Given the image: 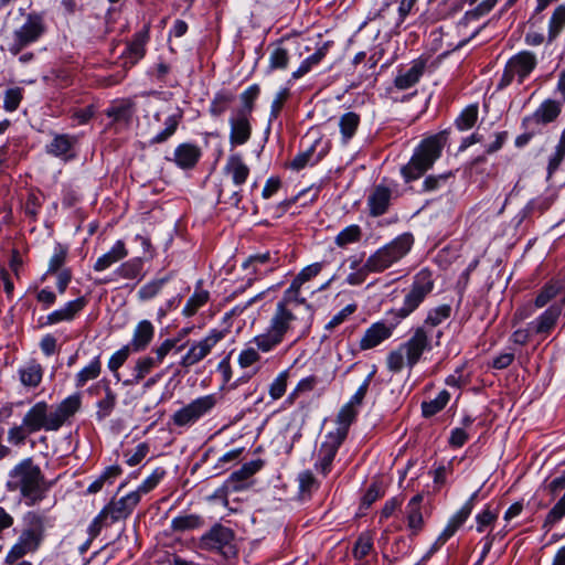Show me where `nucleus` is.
<instances>
[{"instance_id":"f257e3e1","label":"nucleus","mask_w":565,"mask_h":565,"mask_svg":"<svg viewBox=\"0 0 565 565\" xmlns=\"http://www.w3.org/2000/svg\"><path fill=\"white\" fill-rule=\"evenodd\" d=\"M321 269V263H313L305 267L285 290L274 310L278 317L277 320L279 319L281 322L287 320L299 329V337L294 342L308 333L312 320L311 307L307 303L306 298L300 296V289L305 282L318 276Z\"/></svg>"},{"instance_id":"f03ea898","label":"nucleus","mask_w":565,"mask_h":565,"mask_svg":"<svg viewBox=\"0 0 565 565\" xmlns=\"http://www.w3.org/2000/svg\"><path fill=\"white\" fill-rule=\"evenodd\" d=\"M55 518L43 510L28 511L22 518L23 527L4 556V563L14 565L28 554L35 553L43 544L46 530L54 526Z\"/></svg>"},{"instance_id":"7ed1b4c3","label":"nucleus","mask_w":565,"mask_h":565,"mask_svg":"<svg viewBox=\"0 0 565 565\" xmlns=\"http://www.w3.org/2000/svg\"><path fill=\"white\" fill-rule=\"evenodd\" d=\"M49 482L40 466L32 458H25L9 472L6 487L10 492H19L28 507L39 504L50 490Z\"/></svg>"},{"instance_id":"20e7f679","label":"nucleus","mask_w":565,"mask_h":565,"mask_svg":"<svg viewBox=\"0 0 565 565\" xmlns=\"http://www.w3.org/2000/svg\"><path fill=\"white\" fill-rule=\"evenodd\" d=\"M276 312L269 318L268 326L264 332L255 335L250 343L254 347H246L243 349L237 358V363L242 369H247L262 359L260 353H270L282 344L285 339L289 335L299 337V329L290 322L277 320Z\"/></svg>"},{"instance_id":"39448f33","label":"nucleus","mask_w":565,"mask_h":565,"mask_svg":"<svg viewBox=\"0 0 565 565\" xmlns=\"http://www.w3.org/2000/svg\"><path fill=\"white\" fill-rule=\"evenodd\" d=\"M140 503L132 491L120 498H111L88 526L89 542L97 537L105 526L127 520Z\"/></svg>"},{"instance_id":"423d86ee","label":"nucleus","mask_w":565,"mask_h":565,"mask_svg":"<svg viewBox=\"0 0 565 565\" xmlns=\"http://www.w3.org/2000/svg\"><path fill=\"white\" fill-rule=\"evenodd\" d=\"M445 138L441 135L431 136L422 141L409 162L401 172L406 182L420 178L440 157Z\"/></svg>"},{"instance_id":"0eeeda50","label":"nucleus","mask_w":565,"mask_h":565,"mask_svg":"<svg viewBox=\"0 0 565 565\" xmlns=\"http://www.w3.org/2000/svg\"><path fill=\"white\" fill-rule=\"evenodd\" d=\"M427 349V342L424 333L417 332L398 345L397 349L388 352L386 356V367L392 373H399L406 365L412 370L422 359Z\"/></svg>"},{"instance_id":"6e6552de","label":"nucleus","mask_w":565,"mask_h":565,"mask_svg":"<svg viewBox=\"0 0 565 565\" xmlns=\"http://www.w3.org/2000/svg\"><path fill=\"white\" fill-rule=\"evenodd\" d=\"M23 22L13 30L9 51L17 55L29 45L36 43L47 31L44 13H21Z\"/></svg>"},{"instance_id":"1a4fd4ad","label":"nucleus","mask_w":565,"mask_h":565,"mask_svg":"<svg viewBox=\"0 0 565 565\" xmlns=\"http://www.w3.org/2000/svg\"><path fill=\"white\" fill-rule=\"evenodd\" d=\"M218 402L220 396L216 393L199 396L177 409L170 417V425L175 428H190L210 415Z\"/></svg>"},{"instance_id":"9d476101","label":"nucleus","mask_w":565,"mask_h":565,"mask_svg":"<svg viewBox=\"0 0 565 565\" xmlns=\"http://www.w3.org/2000/svg\"><path fill=\"white\" fill-rule=\"evenodd\" d=\"M413 244V235L404 233L373 253L367 258V266L374 271L382 273L405 257Z\"/></svg>"},{"instance_id":"9b49d317","label":"nucleus","mask_w":565,"mask_h":565,"mask_svg":"<svg viewBox=\"0 0 565 565\" xmlns=\"http://www.w3.org/2000/svg\"><path fill=\"white\" fill-rule=\"evenodd\" d=\"M434 285L435 282L431 271L426 268L419 270L414 276L413 284L404 297L403 306L399 309L392 311V315H394L398 321L408 317L433 291Z\"/></svg>"},{"instance_id":"f8f14e48","label":"nucleus","mask_w":565,"mask_h":565,"mask_svg":"<svg viewBox=\"0 0 565 565\" xmlns=\"http://www.w3.org/2000/svg\"><path fill=\"white\" fill-rule=\"evenodd\" d=\"M227 333L228 331L226 329H212L203 339L193 341L189 345L186 353L181 358L180 365L183 369H190L203 361Z\"/></svg>"},{"instance_id":"ddd939ff","label":"nucleus","mask_w":565,"mask_h":565,"mask_svg":"<svg viewBox=\"0 0 565 565\" xmlns=\"http://www.w3.org/2000/svg\"><path fill=\"white\" fill-rule=\"evenodd\" d=\"M234 532L220 523L214 524L199 540V547L203 551L218 552L225 556L234 555Z\"/></svg>"},{"instance_id":"4468645a","label":"nucleus","mask_w":565,"mask_h":565,"mask_svg":"<svg viewBox=\"0 0 565 565\" xmlns=\"http://www.w3.org/2000/svg\"><path fill=\"white\" fill-rule=\"evenodd\" d=\"M537 64L536 56L530 51H522L513 55L507 63L502 75V85H509L515 77L522 83Z\"/></svg>"},{"instance_id":"2eb2a0df","label":"nucleus","mask_w":565,"mask_h":565,"mask_svg":"<svg viewBox=\"0 0 565 565\" xmlns=\"http://www.w3.org/2000/svg\"><path fill=\"white\" fill-rule=\"evenodd\" d=\"M563 286L558 281H548L545 284L539 291L537 296L534 299V302L527 303L518 308L513 315V323L521 322L527 318H530L535 309H541L545 307L547 303L557 298L561 294Z\"/></svg>"},{"instance_id":"dca6fc26","label":"nucleus","mask_w":565,"mask_h":565,"mask_svg":"<svg viewBox=\"0 0 565 565\" xmlns=\"http://www.w3.org/2000/svg\"><path fill=\"white\" fill-rule=\"evenodd\" d=\"M22 422L33 433L40 430L56 431L58 430L53 417L51 407L46 402L35 403L24 415Z\"/></svg>"},{"instance_id":"f3484780","label":"nucleus","mask_w":565,"mask_h":565,"mask_svg":"<svg viewBox=\"0 0 565 565\" xmlns=\"http://www.w3.org/2000/svg\"><path fill=\"white\" fill-rule=\"evenodd\" d=\"M565 309V296L555 300L535 320L531 322V330L535 335L546 338L556 327L557 321Z\"/></svg>"},{"instance_id":"a211bd4d","label":"nucleus","mask_w":565,"mask_h":565,"mask_svg":"<svg viewBox=\"0 0 565 565\" xmlns=\"http://www.w3.org/2000/svg\"><path fill=\"white\" fill-rule=\"evenodd\" d=\"M562 111V104L555 99H545L536 110L523 118L522 126L530 129L532 126L539 127L555 121Z\"/></svg>"},{"instance_id":"6ab92c4d","label":"nucleus","mask_w":565,"mask_h":565,"mask_svg":"<svg viewBox=\"0 0 565 565\" xmlns=\"http://www.w3.org/2000/svg\"><path fill=\"white\" fill-rule=\"evenodd\" d=\"M397 324L398 321L395 323H386L385 321L372 323L360 339L359 348L362 351L376 348L393 335Z\"/></svg>"},{"instance_id":"aec40b11","label":"nucleus","mask_w":565,"mask_h":565,"mask_svg":"<svg viewBox=\"0 0 565 565\" xmlns=\"http://www.w3.org/2000/svg\"><path fill=\"white\" fill-rule=\"evenodd\" d=\"M343 441V433H329L326 436V439L319 449V460L316 465L317 469L322 475L327 476L330 472L332 461Z\"/></svg>"},{"instance_id":"412c9836","label":"nucleus","mask_w":565,"mask_h":565,"mask_svg":"<svg viewBox=\"0 0 565 565\" xmlns=\"http://www.w3.org/2000/svg\"><path fill=\"white\" fill-rule=\"evenodd\" d=\"M451 316V307L449 305H441L428 311L426 319L422 326L414 329L413 333H424L427 342V349H431L433 330L447 320Z\"/></svg>"},{"instance_id":"4be33fe9","label":"nucleus","mask_w":565,"mask_h":565,"mask_svg":"<svg viewBox=\"0 0 565 565\" xmlns=\"http://www.w3.org/2000/svg\"><path fill=\"white\" fill-rule=\"evenodd\" d=\"M250 117L233 110L230 117V143L232 146H242L249 140L252 136Z\"/></svg>"},{"instance_id":"5701e85b","label":"nucleus","mask_w":565,"mask_h":565,"mask_svg":"<svg viewBox=\"0 0 565 565\" xmlns=\"http://www.w3.org/2000/svg\"><path fill=\"white\" fill-rule=\"evenodd\" d=\"M223 172L232 180L235 186H241L247 181L250 169L245 163L241 153H231L226 159Z\"/></svg>"},{"instance_id":"b1692460","label":"nucleus","mask_w":565,"mask_h":565,"mask_svg":"<svg viewBox=\"0 0 565 565\" xmlns=\"http://www.w3.org/2000/svg\"><path fill=\"white\" fill-rule=\"evenodd\" d=\"M476 494L471 495L469 500L450 518L447 525L440 533V542H447L467 521L475 507Z\"/></svg>"},{"instance_id":"393cba45","label":"nucleus","mask_w":565,"mask_h":565,"mask_svg":"<svg viewBox=\"0 0 565 565\" xmlns=\"http://www.w3.org/2000/svg\"><path fill=\"white\" fill-rule=\"evenodd\" d=\"M87 305L85 297L68 301L64 307L54 310L46 317V324H56L62 321H72Z\"/></svg>"},{"instance_id":"a878e982","label":"nucleus","mask_w":565,"mask_h":565,"mask_svg":"<svg viewBox=\"0 0 565 565\" xmlns=\"http://www.w3.org/2000/svg\"><path fill=\"white\" fill-rule=\"evenodd\" d=\"M154 335V327L149 320H141L137 323L132 338L128 344L132 352H141L151 343Z\"/></svg>"},{"instance_id":"bb28decb","label":"nucleus","mask_w":565,"mask_h":565,"mask_svg":"<svg viewBox=\"0 0 565 565\" xmlns=\"http://www.w3.org/2000/svg\"><path fill=\"white\" fill-rule=\"evenodd\" d=\"M392 192L385 185H377L367 196V206L370 215L373 217L381 216L386 213L390 206Z\"/></svg>"},{"instance_id":"cd10ccee","label":"nucleus","mask_w":565,"mask_h":565,"mask_svg":"<svg viewBox=\"0 0 565 565\" xmlns=\"http://www.w3.org/2000/svg\"><path fill=\"white\" fill-rule=\"evenodd\" d=\"M81 395L76 393L63 399L57 407L52 411L57 429L81 408Z\"/></svg>"},{"instance_id":"c85d7f7f","label":"nucleus","mask_w":565,"mask_h":565,"mask_svg":"<svg viewBox=\"0 0 565 565\" xmlns=\"http://www.w3.org/2000/svg\"><path fill=\"white\" fill-rule=\"evenodd\" d=\"M201 157V150L193 143H181L174 150V162L181 169H192Z\"/></svg>"},{"instance_id":"c756f323","label":"nucleus","mask_w":565,"mask_h":565,"mask_svg":"<svg viewBox=\"0 0 565 565\" xmlns=\"http://www.w3.org/2000/svg\"><path fill=\"white\" fill-rule=\"evenodd\" d=\"M128 250L126 248V245L122 241H117L111 249L100 257L97 258L96 263L94 264V270L96 271H103L109 268L115 263H118L119 260L127 257Z\"/></svg>"},{"instance_id":"7c9ffc66","label":"nucleus","mask_w":565,"mask_h":565,"mask_svg":"<svg viewBox=\"0 0 565 565\" xmlns=\"http://www.w3.org/2000/svg\"><path fill=\"white\" fill-rule=\"evenodd\" d=\"M330 43L326 42L319 46L313 54L305 58L299 67L291 73L292 79H299L308 74L313 67L319 65L329 52Z\"/></svg>"},{"instance_id":"2f4dec72","label":"nucleus","mask_w":565,"mask_h":565,"mask_svg":"<svg viewBox=\"0 0 565 565\" xmlns=\"http://www.w3.org/2000/svg\"><path fill=\"white\" fill-rule=\"evenodd\" d=\"M202 280L198 281L193 295L188 299L182 309L185 317H193L210 300V292L202 288Z\"/></svg>"},{"instance_id":"473e14b6","label":"nucleus","mask_w":565,"mask_h":565,"mask_svg":"<svg viewBox=\"0 0 565 565\" xmlns=\"http://www.w3.org/2000/svg\"><path fill=\"white\" fill-rule=\"evenodd\" d=\"M134 113L135 103L131 99L116 100L106 109V115L119 122H128Z\"/></svg>"},{"instance_id":"72a5a7b5","label":"nucleus","mask_w":565,"mask_h":565,"mask_svg":"<svg viewBox=\"0 0 565 565\" xmlns=\"http://www.w3.org/2000/svg\"><path fill=\"white\" fill-rule=\"evenodd\" d=\"M205 524L202 515L196 513H182L171 521L173 532H186L201 529Z\"/></svg>"},{"instance_id":"f704fd0d","label":"nucleus","mask_w":565,"mask_h":565,"mask_svg":"<svg viewBox=\"0 0 565 565\" xmlns=\"http://www.w3.org/2000/svg\"><path fill=\"white\" fill-rule=\"evenodd\" d=\"M425 62L415 61L413 65L403 74L396 76L394 83L398 89H408L414 86L424 74Z\"/></svg>"},{"instance_id":"c9c22d12","label":"nucleus","mask_w":565,"mask_h":565,"mask_svg":"<svg viewBox=\"0 0 565 565\" xmlns=\"http://www.w3.org/2000/svg\"><path fill=\"white\" fill-rule=\"evenodd\" d=\"M19 375L23 385L36 387L43 377L42 365L35 360H32L19 370Z\"/></svg>"},{"instance_id":"e433bc0d","label":"nucleus","mask_w":565,"mask_h":565,"mask_svg":"<svg viewBox=\"0 0 565 565\" xmlns=\"http://www.w3.org/2000/svg\"><path fill=\"white\" fill-rule=\"evenodd\" d=\"M361 122V117L354 111L344 113L339 118V128L343 143H348L355 135Z\"/></svg>"},{"instance_id":"4c0bfd02","label":"nucleus","mask_w":565,"mask_h":565,"mask_svg":"<svg viewBox=\"0 0 565 565\" xmlns=\"http://www.w3.org/2000/svg\"><path fill=\"white\" fill-rule=\"evenodd\" d=\"M234 100L235 95L231 90L222 89L214 95L209 111L213 117H220L230 109Z\"/></svg>"},{"instance_id":"58836bf2","label":"nucleus","mask_w":565,"mask_h":565,"mask_svg":"<svg viewBox=\"0 0 565 565\" xmlns=\"http://www.w3.org/2000/svg\"><path fill=\"white\" fill-rule=\"evenodd\" d=\"M181 119H182L181 113H174V114L169 115L164 120V129L159 131L157 135H154L151 138L150 143L154 145V143L166 142L177 131V129L181 122Z\"/></svg>"},{"instance_id":"ea45409f","label":"nucleus","mask_w":565,"mask_h":565,"mask_svg":"<svg viewBox=\"0 0 565 565\" xmlns=\"http://www.w3.org/2000/svg\"><path fill=\"white\" fill-rule=\"evenodd\" d=\"M77 139L70 135H56L47 147V152L55 157L66 156L76 143Z\"/></svg>"},{"instance_id":"a19ab883","label":"nucleus","mask_w":565,"mask_h":565,"mask_svg":"<svg viewBox=\"0 0 565 565\" xmlns=\"http://www.w3.org/2000/svg\"><path fill=\"white\" fill-rule=\"evenodd\" d=\"M565 28V3L558 4L548 21V41H554Z\"/></svg>"},{"instance_id":"79ce46f5","label":"nucleus","mask_w":565,"mask_h":565,"mask_svg":"<svg viewBox=\"0 0 565 565\" xmlns=\"http://www.w3.org/2000/svg\"><path fill=\"white\" fill-rule=\"evenodd\" d=\"M358 415L356 407L347 403L341 407L337 416L338 428L333 433H343V440L347 438L350 425Z\"/></svg>"},{"instance_id":"37998d69","label":"nucleus","mask_w":565,"mask_h":565,"mask_svg":"<svg viewBox=\"0 0 565 565\" xmlns=\"http://www.w3.org/2000/svg\"><path fill=\"white\" fill-rule=\"evenodd\" d=\"M450 399V394L448 391L443 390L438 393V395L428 402L422 403V414L424 417L428 418L437 413H439L441 409L446 407Z\"/></svg>"},{"instance_id":"c03bdc74","label":"nucleus","mask_w":565,"mask_h":565,"mask_svg":"<svg viewBox=\"0 0 565 565\" xmlns=\"http://www.w3.org/2000/svg\"><path fill=\"white\" fill-rule=\"evenodd\" d=\"M319 382L318 376L309 375L307 377L301 379L295 388L289 393L286 403L289 405L295 404V402L303 394L312 392Z\"/></svg>"},{"instance_id":"a18cd8bd","label":"nucleus","mask_w":565,"mask_h":565,"mask_svg":"<svg viewBox=\"0 0 565 565\" xmlns=\"http://www.w3.org/2000/svg\"><path fill=\"white\" fill-rule=\"evenodd\" d=\"M260 93V87L258 84H253L248 88H246L239 96L242 106L234 111L249 115L252 116V113L254 110L255 102L258 98Z\"/></svg>"},{"instance_id":"49530a36","label":"nucleus","mask_w":565,"mask_h":565,"mask_svg":"<svg viewBox=\"0 0 565 565\" xmlns=\"http://www.w3.org/2000/svg\"><path fill=\"white\" fill-rule=\"evenodd\" d=\"M157 366H159V364L152 359V356L147 355L139 358L134 366V379L131 381H126V383H139Z\"/></svg>"},{"instance_id":"de8ad7c7","label":"nucleus","mask_w":565,"mask_h":565,"mask_svg":"<svg viewBox=\"0 0 565 565\" xmlns=\"http://www.w3.org/2000/svg\"><path fill=\"white\" fill-rule=\"evenodd\" d=\"M170 276H167L147 282L138 290V299L141 301H148L157 297L159 292L162 290L163 286L170 280Z\"/></svg>"},{"instance_id":"09e8293b","label":"nucleus","mask_w":565,"mask_h":565,"mask_svg":"<svg viewBox=\"0 0 565 565\" xmlns=\"http://www.w3.org/2000/svg\"><path fill=\"white\" fill-rule=\"evenodd\" d=\"M142 267V259L136 257L122 263L116 269V274L124 279H135L141 276Z\"/></svg>"},{"instance_id":"8fccbe9b","label":"nucleus","mask_w":565,"mask_h":565,"mask_svg":"<svg viewBox=\"0 0 565 565\" xmlns=\"http://www.w3.org/2000/svg\"><path fill=\"white\" fill-rule=\"evenodd\" d=\"M100 360L99 356H96L87 366H85L76 374V386L82 387L88 381L97 379L100 374Z\"/></svg>"},{"instance_id":"3c124183","label":"nucleus","mask_w":565,"mask_h":565,"mask_svg":"<svg viewBox=\"0 0 565 565\" xmlns=\"http://www.w3.org/2000/svg\"><path fill=\"white\" fill-rule=\"evenodd\" d=\"M67 255H68L67 247L62 244H56L54 247L53 255L49 262L46 275H53V274L58 273L62 269H65L64 265L66 263Z\"/></svg>"},{"instance_id":"603ef678","label":"nucleus","mask_w":565,"mask_h":565,"mask_svg":"<svg viewBox=\"0 0 565 565\" xmlns=\"http://www.w3.org/2000/svg\"><path fill=\"white\" fill-rule=\"evenodd\" d=\"M478 115L477 104L467 106L456 119V127L461 131L472 128L478 120Z\"/></svg>"},{"instance_id":"864d4df0","label":"nucleus","mask_w":565,"mask_h":565,"mask_svg":"<svg viewBox=\"0 0 565 565\" xmlns=\"http://www.w3.org/2000/svg\"><path fill=\"white\" fill-rule=\"evenodd\" d=\"M164 476L166 470L163 468H156L152 473L132 492L137 493L138 499L141 501V497L152 491Z\"/></svg>"},{"instance_id":"5fc2aeb1","label":"nucleus","mask_w":565,"mask_h":565,"mask_svg":"<svg viewBox=\"0 0 565 565\" xmlns=\"http://www.w3.org/2000/svg\"><path fill=\"white\" fill-rule=\"evenodd\" d=\"M289 51L286 47L276 45L269 55V70H286L289 65Z\"/></svg>"},{"instance_id":"6e6d98bb","label":"nucleus","mask_w":565,"mask_h":565,"mask_svg":"<svg viewBox=\"0 0 565 565\" xmlns=\"http://www.w3.org/2000/svg\"><path fill=\"white\" fill-rule=\"evenodd\" d=\"M362 230L359 225H350L343 228L335 237L334 243L339 247H345L349 244L356 243L361 239Z\"/></svg>"},{"instance_id":"4d7b16f0","label":"nucleus","mask_w":565,"mask_h":565,"mask_svg":"<svg viewBox=\"0 0 565 565\" xmlns=\"http://www.w3.org/2000/svg\"><path fill=\"white\" fill-rule=\"evenodd\" d=\"M289 379V370L281 371L270 383L268 393L271 399L276 401L281 398L287 390V383Z\"/></svg>"},{"instance_id":"13d9d810","label":"nucleus","mask_w":565,"mask_h":565,"mask_svg":"<svg viewBox=\"0 0 565 565\" xmlns=\"http://www.w3.org/2000/svg\"><path fill=\"white\" fill-rule=\"evenodd\" d=\"M117 401L116 394L110 390L109 386L105 388V397L97 403L98 411L96 413L99 420L108 417L115 408Z\"/></svg>"},{"instance_id":"bf43d9fd","label":"nucleus","mask_w":565,"mask_h":565,"mask_svg":"<svg viewBox=\"0 0 565 565\" xmlns=\"http://www.w3.org/2000/svg\"><path fill=\"white\" fill-rule=\"evenodd\" d=\"M263 467L262 460H253L249 462L244 463L238 470L234 471L230 480L231 481H237L243 482L247 479H249L253 475H255L260 468Z\"/></svg>"},{"instance_id":"052dcab7","label":"nucleus","mask_w":565,"mask_h":565,"mask_svg":"<svg viewBox=\"0 0 565 565\" xmlns=\"http://www.w3.org/2000/svg\"><path fill=\"white\" fill-rule=\"evenodd\" d=\"M565 516V492L564 495L557 501V503L547 513L543 523V529L550 531L558 521Z\"/></svg>"},{"instance_id":"680f3d73","label":"nucleus","mask_w":565,"mask_h":565,"mask_svg":"<svg viewBox=\"0 0 565 565\" xmlns=\"http://www.w3.org/2000/svg\"><path fill=\"white\" fill-rule=\"evenodd\" d=\"M373 548V537L370 533H362L354 543L352 554L356 559H363Z\"/></svg>"},{"instance_id":"e2e57ef3","label":"nucleus","mask_w":565,"mask_h":565,"mask_svg":"<svg viewBox=\"0 0 565 565\" xmlns=\"http://www.w3.org/2000/svg\"><path fill=\"white\" fill-rule=\"evenodd\" d=\"M31 434L34 433L22 422L8 430V441L13 446H22Z\"/></svg>"},{"instance_id":"0e129e2a","label":"nucleus","mask_w":565,"mask_h":565,"mask_svg":"<svg viewBox=\"0 0 565 565\" xmlns=\"http://www.w3.org/2000/svg\"><path fill=\"white\" fill-rule=\"evenodd\" d=\"M266 263H271L273 266L269 268V270H273L277 264H278V258L276 257L275 260L271 259V255L269 252H266V253H263V254H256V255H252L249 256L243 264V267L245 269H248V268H253V273L256 274L257 273V266L259 264H266Z\"/></svg>"},{"instance_id":"69168bd1","label":"nucleus","mask_w":565,"mask_h":565,"mask_svg":"<svg viewBox=\"0 0 565 565\" xmlns=\"http://www.w3.org/2000/svg\"><path fill=\"white\" fill-rule=\"evenodd\" d=\"M498 519V513L493 512L489 508H486L482 512L476 515L477 531L479 533L484 532L490 527Z\"/></svg>"},{"instance_id":"338daca9","label":"nucleus","mask_w":565,"mask_h":565,"mask_svg":"<svg viewBox=\"0 0 565 565\" xmlns=\"http://www.w3.org/2000/svg\"><path fill=\"white\" fill-rule=\"evenodd\" d=\"M145 55V40L136 38L127 47V57L131 64H136Z\"/></svg>"},{"instance_id":"774afa93","label":"nucleus","mask_w":565,"mask_h":565,"mask_svg":"<svg viewBox=\"0 0 565 565\" xmlns=\"http://www.w3.org/2000/svg\"><path fill=\"white\" fill-rule=\"evenodd\" d=\"M407 525L414 535L422 531L424 519L420 509L407 508Z\"/></svg>"}]
</instances>
